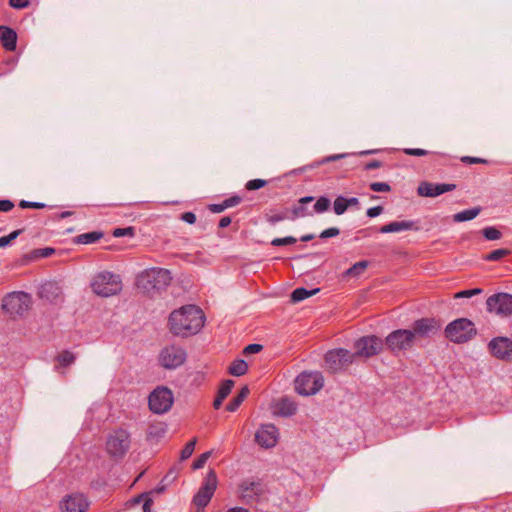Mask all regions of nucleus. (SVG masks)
<instances>
[{
	"label": "nucleus",
	"mask_w": 512,
	"mask_h": 512,
	"mask_svg": "<svg viewBox=\"0 0 512 512\" xmlns=\"http://www.w3.org/2000/svg\"><path fill=\"white\" fill-rule=\"evenodd\" d=\"M205 315L196 305H185L170 313L168 326L175 336L189 337L197 334L204 326Z\"/></svg>",
	"instance_id": "1"
},
{
	"label": "nucleus",
	"mask_w": 512,
	"mask_h": 512,
	"mask_svg": "<svg viewBox=\"0 0 512 512\" xmlns=\"http://www.w3.org/2000/svg\"><path fill=\"white\" fill-rule=\"evenodd\" d=\"M172 280L169 270L164 268L146 269L137 276V287L144 293L154 296L162 290H165Z\"/></svg>",
	"instance_id": "2"
},
{
	"label": "nucleus",
	"mask_w": 512,
	"mask_h": 512,
	"mask_svg": "<svg viewBox=\"0 0 512 512\" xmlns=\"http://www.w3.org/2000/svg\"><path fill=\"white\" fill-rule=\"evenodd\" d=\"M445 336L453 343H465L477 333L474 323L467 318H459L450 322L445 328Z\"/></svg>",
	"instance_id": "3"
},
{
	"label": "nucleus",
	"mask_w": 512,
	"mask_h": 512,
	"mask_svg": "<svg viewBox=\"0 0 512 512\" xmlns=\"http://www.w3.org/2000/svg\"><path fill=\"white\" fill-rule=\"evenodd\" d=\"M93 292L102 297L118 294L122 289V282L118 275L104 271L94 276L91 282Z\"/></svg>",
	"instance_id": "4"
},
{
	"label": "nucleus",
	"mask_w": 512,
	"mask_h": 512,
	"mask_svg": "<svg viewBox=\"0 0 512 512\" xmlns=\"http://www.w3.org/2000/svg\"><path fill=\"white\" fill-rule=\"evenodd\" d=\"M31 306L30 294L23 291H15L7 294L2 300V308L11 317H23L29 312Z\"/></svg>",
	"instance_id": "5"
},
{
	"label": "nucleus",
	"mask_w": 512,
	"mask_h": 512,
	"mask_svg": "<svg viewBox=\"0 0 512 512\" xmlns=\"http://www.w3.org/2000/svg\"><path fill=\"white\" fill-rule=\"evenodd\" d=\"M130 444V433L123 428H118L107 436L106 452L114 459H122L130 449Z\"/></svg>",
	"instance_id": "6"
},
{
	"label": "nucleus",
	"mask_w": 512,
	"mask_h": 512,
	"mask_svg": "<svg viewBox=\"0 0 512 512\" xmlns=\"http://www.w3.org/2000/svg\"><path fill=\"white\" fill-rule=\"evenodd\" d=\"M415 333L410 329H397L389 333L383 343L387 349L393 353L398 354L410 350L414 346Z\"/></svg>",
	"instance_id": "7"
},
{
	"label": "nucleus",
	"mask_w": 512,
	"mask_h": 512,
	"mask_svg": "<svg viewBox=\"0 0 512 512\" xmlns=\"http://www.w3.org/2000/svg\"><path fill=\"white\" fill-rule=\"evenodd\" d=\"M186 359V350L175 344L165 346L158 356L160 366L168 370L177 369L182 366Z\"/></svg>",
	"instance_id": "8"
},
{
	"label": "nucleus",
	"mask_w": 512,
	"mask_h": 512,
	"mask_svg": "<svg viewBox=\"0 0 512 512\" xmlns=\"http://www.w3.org/2000/svg\"><path fill=\"white\" fill-rule=\"evenodd\" d=\"M173 402V393L167 387H157L148 397L149 408L155 414L166 413L171 409Z\"/></svg>",
	"instance_id": "9"
},
{
	"label": "nucleus",
	"mask_w": 512,
	"mask_h": 512,
	"mask_svg": "<svg viewBox=\"0 0 512 512\" xmlns=\"http://www.w3.org/2000/svg\"><path fill=\"white\" fill-rule=\"evenodd\" d=\"M486 309L489 313L501 318L512 315V295L505 292L495 293L486 300Z\"/></svg>",
	"instance_id": "10"
},
{
	"label": "nucleus",
	"mask_w": 512,
	"mask_h": 512,
	"mask_svg": "<svg viewBox=\"0 0 512 512\" xmlns=\"http://www.w3.org/2000/svg\"><path fill=\"white\" fill-rule=\"evenodd\" d=\"M323 377L318 372H302L295 379V389L301 395H313L323 387Z\"/></svg>",
	"instance_id": "11"
},
{
	"label": "nucleus",
	"mask_w": 512,
	"mask_h": 512,
	"mask_svg": "<svg viewBox=\"0 0 512 512\" xmlns=\"http://www.w3.org/2000/svg\"><path fill=\"white\" fill-rule=\"evenodd\" d=\"M218 485L217 475L214 470H209L202 486L193 498V503L198 509H204L213 497Z\"/></svg>",
	"instance_id": "12"
},
{
	"label": "nucleus",
	"mask_w": 512,
	"mask_h": 512,
	"mask_svg": "<svg viewBox=\"0 0 512 512\" xmlns=\"http://www.w3.org/2000/svg\"><path fill=\"white\" fill-rule=\"evenodd\" d=\"M354 360L355 354L343 348L330 350L325 355L326 366L333 373L347 368Z\"/></svg>",
	"instance_id": "13"
},
{
	"label": "nucleus",
	"mask_w": 512,
	"mask_h": 512,
	"mask_svg": "<svg viewBox=\"0 0 512 512\" xmlns=\"http://www.w3.org/2000/svg\"><path fill=\"white\" fill-rule=\"evenodd\" d=\"M383 345V340L375 335L364 336L355 342L353 354H355V358H370L379 354L383 350Z\"/></svg>",
	"instance_id": "14"
},
{
	"label": "nucleus",
	"mask_w": 512,
	"mask_h": 512,
	"mask_svg": "<svg viewBox=\"0 0 512 512\" xmlns=\"http://www.w3.org/2000/svg\"><path fill=\"white\" fill-rule=\"evenodd\" d=\"M488 347L495 358L505 362H512V339L496 337L489 342Z\"/></svg>",
	"instance_id": "15"
},
{
	"label": "nucleus",
	"mask_w": 512,
	"mask_h": 512,
	"mask_svg": "<svg viewBox=\"0 0 512 512\" xmlns=\"http://www.w3.org/2000/svg\"><path fill=\"white\" fill-rule=\"evenodd\" d=\"M89 506L88 498L82 493L68 494L60 502L62 512H86Z\"/></svg>",
	"instance_id": "16"
},
{
	"label": "nucleus",
	"mask_w": 512,
	"mask_h": 512,
	"mask_svg": "<svg viewBox=\"0 0 512 512\" xmlns=\"http://www.w3.org/2000/svg\"><path fill=\"white\" fill-rule=\"evenodd\" d=\"M441 329V324L434 318H422L416 320L413 325L411 332L415 333V338H426L438 333Z\"/></svg>",
	"instance_id": "17"
},
{
	"label": "nucleus",
	"mask_w": 512,
	"mask_h": 512,
	"mask_svg": "<svg viewBox=\"0 0 512 512\" xmlns=\"http://www.w3.org/2000/svg\"><path fill=\"white\" fill-rule=\"evenodd\" d=\"M38 296L50 304H60L63 302V293L59 284L55 281H47L38 289Z\"/></svg>",
	"instance_id": "18"
},
{
	"label": "nucleus",
	"mask_w": 512,
	"mask_h": 512,
	"mask_svg": "<svg viewBox=\"0 0 512 512\" xmlns=\"http://www.w3.org/2000/svg\"><path fill=\"white\" fill-rule=\"evenodd\" d=\"M278 429L272 424L262 425L255 434V441L263 448H272L278 442Z\"/></svg>",
	"instance_id": "19"
},
{
	"label": "nucleus",
	"mask_w": 512,
	"mask_h": 512,
	"mask_svg": "<svg viewBox=\"0 0 512 512\" xmlns=\"http://www.w3.org/2000/svg\"><path fill=\"white\" fill-rule=\"evenodd\" d=\"M456 189L455 184L439 183L434 184L430 182H421L418 186L417 193L422 197H436L443 193L450 192Z\"/></svg>",
	"instance_id": "20"
},
{
	"label": "nucleus",
	"mask_w": 512,
	"mask_h": 512,
	"mask_svg": "<svg viewBox=\"0 0 512 512\" xmlns=\"http://www.w3.org/2000/svg\"><path fill=\"white\" fill-rule=\"evenodd\" d=\"M0 42L6 51H15L17 46V33L14 29L1 25Z\"/></svg>",
	"instance_id": "21"
},
{
	"label": "nucleus",
	"mask_w": 512,
	"mask_h": 512,
	"mask_svg": "<svg viewBox=\"0 0 512 512\" xmlns=\"http://www.w3.org/2000/svg\"><path fill=\"white\" fill-rule=\"evenodd\" d=\"M241 498L246 503L253 501L255 496H259L263 493V487L258 482L245 481L240 486Z\"/></svg>",
	"instance_id": "22"
},
{
	"label": "nucleus",
	"mask_w": 512,
	"mask_h": 512,
	"mask_svg": "<svg viewBox=\"0 0 512 512\" xmlns=\"http://www.w3.org/2000/svg\"><path fill=\"white\" fill-rule=\"evenodd\" d=\"M314 201V197L312 196H305L300 198L297 203L292 207L291 210V220H295L297 218H304L308 216H312L313 212L312 210H309L307 208V204Z\"/></svg>",
	"instance_id": "23"
},
{
	"label": "nucleus",
	"mask_w": 512,
	"mask_h": 512,
	"mask_svg": "<svg viewBox=\"0 0 512 512\" xmlns=\"http://www.w3.org/2000/svg\"><path fill=\"white\" fill-rule=\"evenodd\" d=\"M414 227V222L412 221H395L389 224L383 225L380 228V233H394L400 232L404 230H411Z\"/></svg>",
	"instance_id": "24"
},
{
	"label": "nucleus",
	"mask_w": 512,
	"mask_h": 512,
	"mask_svg": "<svg viewBox=\"0 0 512 512\" xmlns=\"http://www.w3.org/2000/svg\"><path fill=\"white\" fill-rule=\"evenodd\" d=\"M277 414L281 416H292L296 413L297 407L293 401L288 398H282L276 404Z\"/></svg>",
	"instance_id": "25"
},
{
	"label": "nucleus",
	"mask_w": 512,
	"mask_h": 512,
	"mask_svg": "<svg viewBox=\"0 0 512 512\" xmlns=\"http://www.w3.org/2000/svg\"><path fill=\"white\" fill-rule=\"evenodd\" d=\"M167 432V425L164 422L151 423L147 430V438L150 440L160 439L164 437Z\"/></svg>",
	"instance_id": "26"
},
{
	"label": "nucleus",
	"mask_w": 512,
	"mask_h": 512,
	"mask_svg": "<svg viewBox=\"0 0 512 512\" xmlns=\"http://www.w3.org/2000/svg\"><path fill=\"white\" fill-rule=\"evenodd\" d=\"M104 236L101 231H92L76 236L75 243L78 244H91L99 241Z\"/></svg>",
	"instance_id": "27"
},
{
	"label": "nucleus",
	"mask_w": 512,
	"mask_h": 512,
	"mask_svg": "<svg viewBox=\"0 0 512 512\" xmlns=\"http://www.w3.org/2000/svg\"><path fill=\"white\" fill-rule=\"evenodd\" d=\"M249 389L247 386L241 388L239 393L227 404L226 410L229 412H234L238 409L244 399L248 396Z\"/></svg>",
	"instance_id": "28"
},
{
	"label": "nucleus",
	"mask_w": 512,
	"mask_h": 512,
	"mask_svg": "<svg viewBox=\"0 0 512 512\" xmlns=\"http://www.w3.org/2000/svg\"><path fill=\"white\" fill-rule=\"evenodd\" d=\"M481 210V207H474L471 209L463 210L461 212L454 214L453 220L455 222H464L472 220L479 215Z\"/></svg>",
	"instance_id": "29"
},
{
	"label": "nucleus",
	"mask_w": 512,
	"mask_h": 512,
	"mask_svg": "<svg viewBox=\"0 0 512 512\" xmlns=\"http://www.w3.org/2000/svg\"><path fill=\"white\" fill-rule=\"evenodd\" d=\"M75 359H76V357L72 352H70L68 350H64L56 356V361H57L56 367L57 368L68 367L69 365L74 363Z\"/></svg>",
	"instance_id": "30"
},
{
	"label": "nucleus",
	"mask_w": 512,
	"mask_h": 512,
	"mask_svg": "<svg viewBox=\"0 0 512 512\" xmlns=\"http://www.w3.org/2000/svg\"><path fill=\"white\" fill-rule=\"evenodd\" d=\"M248 370L247 363L242 359L234 360L229 366V373L233 376H242Z\"/></svg>",
	"instance_id": "31"
},
{
	"label": "nucleus",
	"mask_w": 512,
	"mask_h": 512,
	"mask_svg": "<svg viewBox=\"0 0 512 512\" xmlns=\"http://www.w3.org/2000/svg\"><path fill=\"white\" fill-rule=\"evenodd\" d=\"M319 291L318 288L313 290H307L303 287L295 289L291 294L292 302H300L306 298L316 294Z\"/></svg>",
	"instance_id": "32"
},
{
	"label": "nucleus",
	"mask_w": 512,
	"mask_h": 512,
	"mask_svg": "<svg viewBox=\"0 0 512 512\" xmlns=\"http://www.w3.org/2000/svg\"><path fill=\"white\" fill-rule=\"evenodd\" d=\"M368 265H369V262L366 260L359 261L345 271V276L357 277L365 272Z\"/></svg>",
	"instance_id": "33"
},
{
	"label": "nucleus",
	"mask_w": 512,
	"mask_h": 512,
	"mask_svg": "<svg viewBox=\"0 0 512 512\" xmlns=\"http://www.w3.org/2000/svg\"><path fill=\"white\" fill-rule=\"evenodd\" d=\"M330 205H331L330 199L325 196H321L316 200V202L313 206L312 212H313V214L314 213H316V214L324 213L329 209Z\"/></svg>",
	"instance_id": "34"
},
{
	"label": "nucleus",
	"mask_w": 512,
	"mask_h": 512,
	"mask_svg": "<svg viewBox=\"0 0 512 512\" xmlns=\"http://www.w3.org/2000/svg\"><path fill=\"white\" fill-rule=\"evenodd\" d=\"M509 254L510 250L501 248L491 251L490 253L484 256V259L487 261H498L504 258L505 256H508Z\"/></svg>",
	"instance_id": "35"
},
{
	"label": "nucleus",
	"mask_w": 512,
	"mask_h": 512,
	"mask_svg": "<svg viewBox=\"0 0 512 512\" xmlns=\"http://www.w3.org/2000/svg\"><path fill=\"white\" fill-rule=\"evenodd\" d=\"M345 201H346V198L343 196H338L334 200L333 209H334L335 214L342 215L347 211L348 205H347V202H345Z\"/></svg>",
	"instance_id": "36"
},
{
	"label": "nucleus",
	"mask_w": 512,
	"mask_h": 512,
	"mask_svg": "<svg viewBox=\"0 0 512 512\" xmlns=\"http://www.w3.org/2000/svg\"><path fill=\"white\" fill-rule=\"evenodd\" d=\"M196 443L197 439L193 438L184 446L180 455L181 460H186L193 454Z\"/></svg>",
	"instance_id": "37"
},
{
	"label": "nucleus",
	"mask_w": 512,
	"mask_h": 512,
	"mask_svg": "<svg viewBox=\"0 0 512 512\" xmlns=\"http://www.w3.org/2000/svg\"><path fill=\"white\" fill-rule=\"evenodd\" d=\"M233 386H234L233 380L228 379V380L223 381L218 389L220 398H226L230 394Z\"/></svg>",
	"instance_id": "38"
},
{
	"label": "nucleus",
	"mask_w": 512,
	"mask_h": 512,
	"mask_svg": "<svg viewBox=\"0 0 512 512\" xmlns=\"http://www.w3.org/2000/svg\"><path fill=\"white\" fill-rule=\"evenodd\" d=\"M266 219L270 224L274 225L277 222H280V221H283L286 219H290V216H288V213L285 211V212L267 214Z\"/></svg>",
	"instance_id": "39"
},
{
	"label": "nucleus",
	"mask_w": 512,
	"mask_h": 512,
	"mask_svg": "<svg viewBox=\"0 0 512 512\" xmlns=\"http://www.w3.org/2000/svg\"><path fill=\"white\" fill-rule=\"evenodd\" d=\"M55 253H56V250L52 247L34 249V260L41 259V258H47Z\"/></svg>",
	"instance_id": "40"
},
{
	"label": "nucleus",
	"mask_w": 512,
	"mask_h": 512,
	"mask_svg": "<svg viewBox=\"0 0 512 512\" xmlns=\"http://www.w3.org/2000/svg\"><path fill=\"white\" fill-rule=\"evenodd\" d=\"M483 235L487 240H498L501 238V232L494 227L484 228Z\"/></svg>",
	"instance_id": "41"
},
{
	"label": "nucleus",
	"mask_w": 512,
	"mask_h": 512,
	"mask_svg": "<svg viewBox=\"0 0 512 512\" xmlns=\"http://www.w3.org/2000/svg\"><path fill=\"white\" fill-rule=\"evenodd\" d=\"M482 292H483V290L481 288H474V289H470V290H463V291H460V292H457L456 294H454V298L455 299L470 298L472 296L479 295Z\"/></svg>",
	"instance_id": "42"
},
{
	"label": "nucleus",
	"mask_w": 512,
	"mask_h": 512,
	"mask_svg": "<svg viewBox=\"0 0 512 512\" xmlns=\"http://www.w3.org/2000/svg\"><path fill=\"white\" fill-rule=\"evenodd\" d=\"M212 452L211 451H207L203 454H201L194 462H193V465H192V468L197 470V469H201L202 467H204V465L206 464L207 460L210 458Z\"/></svg>",
	"instance_id": "43"
},
{
	"label": "nucleus",
	"mask_w": 512,
	"mask_h": 512,
	"mask_svg": "<svg viewBox=\"0 0 512 512\" xmlns=\"http://www.w3.org/2000/svg\"><path fill=\"white\" fill-rule=\"evenodd\" d=\"M267 184V181L266 180H262V179H253V180H249L246 185H245V188L247 190H258L262 187H264L265 185Z\"/></svg>",
	"instance_id": "44"
},
{
	"label": "nucleus",
	"mask_w": 512,
	"mask_h": 512,
	"mask_svg": "<svg viewBox=\"0 0 512 512\" xmlns=\"http://www.w3.org/2000/svg\"><path fill=\"white\" fill-rule=\"evenodd\" d=\"M297 239L292 236H287L284 238H275L272 240L271 244L273 246H284V245H291L296 243Z\"/></svg>",
	"instance_id": "45"
},
{
	"label": "nucleus",
	"mask_w": 512,
	"mask_h": 512,
	"mask_svg": "<svg viewBox=\"0 0 512 512\" xmlns=\"http://www.w3.org/2000/svg\"><path fill=\"white\" fill-rule=\"evenodd\" d=\"M370 189L374 192H389L391 187L384 182H373L370 184Z\"/></svg>",
	"instance_id": "46"
},
{
	"label": "nucleus",
	"mask_w": 512,
	"mask_h": 512,
	"mask_svg": "<svg viewBox=\"0 0 512 512\" xmlns=\"http://www.w3.org/2000/svg\"><path fill=\"white\" fill-rule=\"evenodd\" d=\"M22 230H15L7 236L0 237V248L7 246L12 240H14Z\"/></svg>",
	"instance_id": "47"
},
{
	"label": "nucleus",
	"mask_w": 512,
	"mask_h": 512,
	"mask_svg": "<svg viewBox=\"0 0 512 512\" xmlns=\"http://www.w3.org/2000/svg\"><path fill=\"white\" fill-rule=\"evenodd\" d=\"M133 235H134L133 227L116 228L113 231L114 237H124V236H133Z\"/></svg>",
	"instance_id": "48"
},
{
	"label": "nucleus",
	"mask_w": 512,
	"mask_h": 512,
	"mask_svg": "<svg viewBox=\"0 0 512 512\" xmlns=\"http://www.w3.org/2000/svg\"><path fill=\"white\" fill-rule=\"evenodd\" d=\"M403 152L406 155L417 156V157L426 156L429 154V151L420 149V148H406L403 150Z\"/></svg>",
	"instance_id": "49"
},
{
	"label": "nucleus",
	"mask_w": 512,
	"mask_h": 512,
	"mask_svg": "<svg viewBox=\"0 0 512 512\" xmlns=\"http://www.w3.org/2000/svg\"><path fill=\"white\" fill-rule=\"evenodd\" d=\"M339 234H340V230L338 228L331 227V228H328V229H325L324 231H322L320 234V238L326 239V238H330V237H336Z\"/></svg>",
	"instance_id": "50"
},
{
	"label": "nucleus",
	"mask_w": 512,
	"mask_h": 512,
	"mask_svg": "<svg viewBox=\"0 0 512 512\" xmlns=\"http://www.w3.org/2000/svg\"><path fill=\"white\" fill-rule=\"evenodd\" d=\"M141 499H144L143 503V512H151V506L153 504V500L149 498L147 495L142 494L137 498V502H139Z\"/></svg>",
	"instance_id": "51"
},
{
	"label": "nucleus",
	"mask_w": 512,
	"mask_h": 512,
	"mask_svg": "<svg viewBox=\"0 0 512 512\" xmlns=\"http://www.w3.org/2000/svg\"><path fill=\"white\" fill-rule=\"evenodd\" d=\"M263 349V346L260 345V344H249L247 345L244 350H243V354L244 355H250V354H254V353H258L260 352L261 350Z\"/></svg>",
	"instance_id": "52"
},
{
	"label": "nucleus",
	"mask_w": 512,
	"mask_h": 512,
	"mask_svg": "<svg viewBox=\"0 0 512 512\" xmlns=\"http://www.w3.org/2000/svg\"><path fill=\"white\" fill-rule=\"evenodd\" d=\"M461 161L467 164H487L488 160L478 157L465 156L462 157Z\"/></svg>",
	"instance_id": "53"
},
{
	"label": "nucleus",
	"mask_w": 512,
	"mask_h": 512,
	"mask_svg": "<svg viewBox=\"0 0 512 512\" xmlns=\"http://www.w3.org/2000/svg\"><path fill=\"white\" fill-rule=\"evenodd\" d=\"M29 4V0H9V5L15 9H22L28 7Z\"/></svg>",
	"instance_id": "54"
},
{
	"label": "nucleus",
	"mask_w": 512,
	"mask_h": 512,
	"mask_svg": "<svg viewBox=\"0 0 512 512\" xmlns=\"http://www.w3.org/2000/svg\"><path fill=\"white\" fill-rule=\"evenodd\" d=\"M241 201H242V198L240 196H232L230 198L225 199L223 202H224V205L226 206V208H230V207L237 206L238 204L241 203Z\"/></svg>",
	"instance_id": "55"
},
{
	"label": "nucleus",
	"mask_w": 512,
	"mask_h": 512,
	"mask_svg": "<svg viewBox=\"0 0 512 512\" xmlns=\"http://www.w3.org/2000/svg\"><path fill=\"white\" fill-rule=\"evenodd\" d=\"M14 203L11 200H0V212H9L14 208Z\"/></svg>",
	"instance_id": "56"
},
{
	"label": "nucleus",
	"mask_w": 512,
	"mask_h": 512,
	"mask_svg": "<svg viewBox=\"0 0 512 512\" xmlns=\"http://www.w3.org/2000/svg\"><path fill=\"white\" fill-rule=\"evenodd\" d=\"M181 219L189 224H194L196 222V215L193 212H185L181 214Z\"/></svg>",
	"instance_id": "57"
},
{
	"label": "nucleus",
	"mask_w": 512,
	"mask_h": 512,
	"mask_svg": "<svg viewBox=\"0 0 512 512\" xmlns=\"http://www.w3.org/2000/svg\"><path fill=\"white\" fill-rule=\"evenodd\" d=\"M383 212L382 206L371 207L367 210L366 214L368 217L373 218L380 215Z\"/></svg>",
	"instance_id": "58"
},
{
	"label": "nucleus",
	"mask_w": 512,
	"mask_h": 512,
	"mask_svg": "<svg viewBox=\"0 0 512 512\" xmlns=\"http://www.w3.org/2000/svg\"><path fill=\"white\" fill-rule=\"evenodd\" d=\"M226 208V206L224 205V202L222 201L221 203L219 204H211L209 205V210L213 213H221L223 212Z\"/></svg>",
	"instance_id": "59"
},
{
	"label": "nucleus",
	"mask_w": 512,
	"mask_h": 512,
	"mask_svg": "<svg viewBox=\"0 0 512 512\" xmlns=\"http://www.w3.org/2000/svg\"><path fill=\"white\" fill-rule=\"evenodd\" d=\"M231 224V218L228 216L222 217L219 221L220 228H226Z\"/></svg>",
	"instance_id": "60"
},
{
	"label": "nucleus",
	"mask_w": 512,
	"mask_h": 512,
	"mask_svg": "<svg viewBox=\"0 0 512 512\" xmlns=\"http://www.w3.org/2000/svg\"><path fill=\"white\" fill-rule=\"evenodd\" d=\"M381 166V163L377 160H373L369 163L366 164L365 166V169L366 170H372V169H376V168H379Z\"/></svg>",
	"instance_id": "61"
},
{
	"label": "nucleus",
	"mask_w": 512,
	"mask_h": 512,
	"mask_svg": "<svg viewBox=\"0 0 512 512\" xmlns=\"http://www.w3.org/2000/svg\"><path fill=\"white\" fill-rule=\"evenodd\" d=\"M224 399H225V398H220V394H219V393H217V396H216V398H215V400H214V402H213V407H214L215 409H219V408L221 407V405H222V403H223V400H224Z\"/></svg>",
	"instance_id": "62"
},
{
	"label": "nucleus",
	"mask_w": 512,
	"mask_h": 512,
	"mask_svg": "<svg viewBox=\"0 0 512 512\" xmlns=\"http://www.w3.org/2000/svg\"><path fill=\"white\" fill-rule=\"evenodd\" d=\"M345 202H347L348 207L349 206H358L359 205V200L356 197L346 198Z\"/></svg>",
	"instance_id": "63"
},
{
	"label": "nucleus",
	"mask_w": 512,
	"mask_h": 512,
	"mask_svg": "<svg viewBox=\"0 0 512 512\" xmlns=\"http://www.w3.org/2000/svg\"><path fill=\"white\" fill-rule=\"evenodd\" d=\"M227 512H249V510L242 507H234L229 509Z\"/></svg>",
	"instance_id": "64"
}]
</instances>
